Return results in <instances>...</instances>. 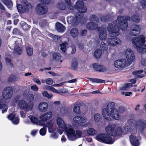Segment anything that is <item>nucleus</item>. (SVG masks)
Segmentation results:
<instances>
[{
  "mask_svg": "<svg viewBox=\"0 0 146 146\" xmlns=\"http://www.w3.org/2000/svg\"><path fill=\"white\" fill-rule=\"evenodd\" d=\"M13 92V88L11 86H8L4 88L3 91L2 96L5 100L9 99L12 96Z\"/></svg>",
  "mask_w": 146,
  "mask_h": 146,
  "instance_id": "obj_13",
  "label": "nucleus"
},
{
  "mask_svg": "<svg viewBox=\"0 0 146 146\" xmlns=\"http://www.w3.org/2000/svg\"><path fill=\"white\" fill-rule=\"evenodd\" d=\"M7 118L15 124H17L19 122V119L17 116H16L15 113H10L8 115Z\"/></svg>",
  "mask_w": 146,
  "mask_h": 146,
  "instance_id": "obj_23",
  "label": "nucleus"
},
{
  "mask_svg": "<svg viewBox=\"0 0 146 146\" xmlns=\"http://www.w3.org/2000/svg\"><path fill=\"white\" fill-rule=\"evenodd\" d=\"M94 120L96 123H99L102 119V116L99 113H95L94 116Z\"/></svg>",
  "mask_w": 146,
  "mask_h": 146,
  "instance_id": "obj_33",
  "label": "nucleus"
},
{
  "mask_svg": "<svg viewBox=\"0 0 146 146\" xmlns=\"http://www.w3.org/2000/svg\"><path fill=\"white\" fill-rule=\"evenodd\" d=\"M53 80L50 78H48L46 79L45 82L48 85H51L53 83Z\"/></svg>",
  "mask_w": 146,
  "mask_h": 146,
  "instance_id": "obj_59",
  "label": "nucleus"
},
{
  "mask_svg": "<svg viewBox=\"0 0 146 146\" xmlns=\"http://www.w3.org/2000/svg\"><path fill=\"white\" fill-rule=\"evenodd\" d=\"M100 46L101 49L103 50H106L108 48V46L103 42H101Z\"/></svg>",
  "mask_w": 146,
  "mask_h": 146,
  "instance_id": "obj_52",
  "label": "nucleus"
},
{
  "mask_svg": "<svg viewBox=\"0 0 146 146\" xmlns=\"http://www.w3.org/2000/svg\"><path fill=\"white\" fill-rule=\"evenodd\" d=\"M22 50L20 46H15L14 52L17 54H21L22 53Z\"/></svg>",
  "mask_w": 146,
  "mask_h": 146,
  "instance_id": "obj_35",
  "label": "nucleus"
},
{
  "mask_svg": "<svg viewBox=\"0 0 146 146\" xmlns=\"http://www.w3.org/2000/svg\"><path fill=\"white\" fill-rule=\"evenodd\" d=\"M142 70H140L133 72V74L134 75H138L137 76L140 78L143 77L144 76L143 74L139 75L143 72Z\"/></svg>",
  "mask_w": 146,
  "mask_h": 146,
  "instance_id": "obj_47",
  "label": "nucleus"
},
{
  "mask_svg": "<svg viewBox=\"0 0 146 146\" xmlns=\"http://www.w3.org/2000/svg\"><path fill=\"white\" fill-rule=\"evenodd\" d=\"M16 77L14 75L10 76L8 79V81L9 82H12L15 80L16 79Z\"/></svg>",
  "mask_w": 146,
  "mask_h": 146,
  "instance_id": "obj_55",
  "label": "nucleus"
},
{
  "mask_svg": "<svg viewBox=\"0 0 146 146\" xmlns=\"http://www.w3.org/2000/svg\"><path fill=\"white\" fill-rule=\"evenodd\" d=\"M95 43L96 44H98L99 43V41H95L94 42H92V41H90L88 43V46L89 47H91L92 46H94V43Z\"/></svg>",
  "mask_w": 146,
  "mask_h": 146,
  "instance_id": "obj_54",
  "label": "nucleus"
},
{
  "mask_svg": "<svg viewBox=\"0 0 146 146\" xmlns=\"http://www.w3.org/2000/svg\"><path fill=\"white\" fill-rule=\"evenodd\" d=\"M17 106L20 110H24L26 112L32 110L33 107V104L31 103L29 104L24 100H19L17 103Z\"/></svg>",
  "mask_w": 146,
  "mask_h": 146,
  "instance_id": "obj_10",
  "label": "nucleus"
},
{
  "mask_svg": "<svg viewBox=\"0 0 146 146\" xmlns=\"http://www.w3.org/2000/svg\"><path fill=\"white\" fill-rule=\"evenodd\" d=\"M58 134L56 133H54L51 135L50 137L52 138L56 139L58 138Z\"/></svg>",
  "mask_w": 146,
  "mask_h": 146,
  "instance_id": "obj_64",
  "label": "nucleus"
},
{
  "mask_svg": "<svg viewBox=\"0 0 146 146\" xmlns=\"http://www.w3.org/2000/svg\"><path fill=\"white\" fill-rule=\"evenodd\" d=\"M124 129L126 131L131 132L132 131V128L130 126H128L127 125H125L124 127Z\"/></svg>",
  "mask_w": 146,
  "mask_h": 146,
  "instance_id": "obj_56",
  "label": "nucleus"
},
{
  "mask_svg": "<svg viewBox=\"0 0 146 146\" xmlns=\"http://www.w3.org/2000/svg\"><path fill=\"white\" fill-rule=\"evenodd\" d=\"M11 40L15 42V46H20L22 43L21 39L16 37H12L11 39Z\"/></svg>",
  "mask_w": 146,
  "mask_h": 146,
  "instance_id": "obj_28",
  "label": "nucleus"
},
{
  "mask_svg": "<svg viewBox=\"0 0 146 146\" xmlns=\"http://www.w3.org/2000/svg\"><path fill=\"white\" fill-rule=\"evenodd\" d=\"M58 7L61 10H64L65 9V6L64 3L60 4L58 5Z\"/></svg>",
  "mask_w": 146,
  "mask_h": 146,
  "instance_id": "obj_62",
  "label": "nucleus"
},
{
  "mask_svg": "<svg viewBox=\"0 0 146 146\" xmlns=\"http://www.w3.org/2000/svg\"><path fill=\"white\" fill-rule=\"evenodd\" d=\"M8 108L7 106L5 104H3L2 102L0 101V109H3L2 111V113H3L5 112H6Z\"/></svg>",
  "mask_w": 146,
  "mask_h": 146,
  "instance_id": "obj_40",
  "label": "nucleus"
},
{
  "mask_svg": "<svg viewBox=\"0 0 146 146\" xmlns=\"http://www.w3.org/2000/svg\"><path fill=\"white\" fill-rule=\"evenodd\" d=\"M46 126L47 127L48 132L49 133H52L54 132L56 130V128L55 126L54 125V122L52 121H50L48 122L46 125Z\"/></svg>",
  "mask_w": 146,
  "mask_h": 146,
  "instance_id": "obj_24",
  "label": "nucleus"
},
{
  "mask_svg": "<svg viewBox=\"0 0 146 146\" xmlns=\"http://www.w3.org/2000/svg\"><path fill=\"white\" fill-rule=\"evenodd\" d=\"M29 118L33 123L36 124L38 123V120L37 117L33 115H30L29 116Z\"/></svg>",
  "mask_w": 146,
  "mask_h": 146,
  "instance_id": "obj_39",
  "label": "nucleus"
},
{
  "mask_svg": "<svg viewBox=\"0 0 146 146\" xmlns=\"http://www.w3.org/2000/svg\"><path fill=\"white\" fill-rule=\"evenodd\" d=\"M132 86V85L131 83H127L125 84L122 87H121L120 89L121 90H126Z\"/></svg>",
  "mask_w": 146,
  "mask_h": 146,
  "instance_id": "obj_41",
  "label": "nucleus"
},
{
  "mask_svg": "<svg viewBox=\"0 0 146 146\" xmlns=\"http://www.w3.org/2000/svg\"><path fill=\"white\" fill-rule=\"evenodd\" d=\"M82 16L80 15L76 14V18H74L73 17L70 16L67 17V21L69 23L71 24L72 25H77L80 21L82 18Z\"/></svg>",
  "mask_w": 146,
  "mask_h": 146,
  "instance_id": "obj_15",
  "label": "nucleus"
},
{
  "mask_svg": "<svg viewBox=\"0 0 146 146\" xmlns=\"http://www.w3.org/2000/svg\"><path fill=\"white\" fill-rule=\"evenodd\" d=\"M140 27L137 24H135L131 28L130 33L133 36H136L140 34Z\"/></svg>",
  "mask_w": 146,
  "mask_h": 146,
  "instance_id": "obj_20",
  "label": "nucleus"
},
{
  "mask_svg": "<svg viewBox=\"0 0 146 146\" xmlns=\"http://www.w3.org/2000/svg\"><path fill=\"white\" fill-rule=\"evenodd\" d=\"M130 141L133 146H139L140 144L138 138L134 135H131L129 137Z\"/></svg>",
  "mask_w": 146,
  "mask_h": 146,
  "instance_id": "obj_25",
  "label": "nucleus"
},
{
  "mask_svg": "<svg viewBox=\"0 0 146 146\" xmlns=\"http://www.w3.org/2000/svg\"><path fill=\"white\" fill-rule=\"evenodd\" d=\"M83 133L82 131L80 130L75 131L72 126L68 133H66L68 139L70 140L74 141L77 139L82 137Z\"/></svg>",
  "mask_w": 146,
  "mask_h": 146,
  "instance_id": "obj_6",
  "label": "nucleus"
},
{
  "mask_svg": "<svg viewBox=\"0 0 146 146\" xmlns=\"http://www.w3.org/2000/svg\"><path fill=\"white\" fill-rule=\"evenodd\" d=\"M131 41L134 47L138 52L143 53L145 51L146 46L145 35H142L137 37H134L132 38Z\"/></svg>",
  "mask_w": 146,
  "mask_h": 146,
  "instance_id": "obj_3",
  "label": "nucleus"
},
{
  "mask_svg": "<svg viewBox=\"0 0 146 146\" xmlns=\"http://www.w3.org/2000/svg\"><path fill=\"white\" fill-rule=\"evenodd\" d=\"M73 111L74 113L77 114H79L80 113V106L78 105H75L73 108Z\"/></svg>",
  "mask_w": 146,
  "mask_h": 146,
  "instance_id": "obj_45",
  "label": "nucleus"
},
{
  "mask_svg": "<svg viewBox=\"0 0 146 146\" xmlns=\"http://www.w3.org/2000/svg\"><path fill=\"white\" fill-rule=\"evenodd\" d=\"M96 139L100 142L108 144H112L115 141L111 137L104 133L97 134Z\"/></svg>",
  "mask_w": 146,
  "mask_h": 146,
  "instance_id": "obj_7",
  "label": "nucleus"
},
{
  "mask_svg": "<svg viewBox=\"0 0 146 146\" xmlns=\"http://www.w3.org/2000/svg\"><path fill=\"white\" fill-rule=\"evenodd\" d=\"M27 52L28 55L29 56H31L33 53V50L30 46H28L26 48Z\"/></svg>",
  "mask_w": 146,
  "mask_h": 146,
  "instance_id": "obj_38",
  "label": "nucleus"
},
{
  "mask_svg": "<svg viewBox=\"0 0 146 146\" xmlns=\"http://www.w3.org/2000/svg\"><path fill=\"white\" fill-rule=\"evenodd\" d=\"M53 59L56 61L59 60L61 58V55L59 53H54L53 55Z\"/></svg>",
  "mask_w": 146,
  "mask_h": 146,
  "instance_id": "obj_44",
  "label": "nucleus"
},
{
  "mask_svg": "<svg viewBox=\"0 0 146 146\" xmlns=\"http://www.w3.org/2000/svg\"><path fill=\"white\" fill-rule=\"evenodd\" d=\"M59 112L62 116H64L67 113V111L64 108L62 107L60 108Z\"/></svg>",
  "mask_w": 146,
  "mask_h": 146,
  "instance_id": "obj_43",
  "label": "nucleus"
},
{
  "mask_svg": "<svg viewBox=\"0 0 146 146\" xmlns=\"http://www.w3.org/2000/svg\"><path fill=\"white\" fill-rule=\"evenodd\" d=\"M105 130L108 134L113 136H120L125 133L121 127H116L115 125H109Z\"/></svg>",
  "mask_w": 146,
  "mask_h": 146,
  "instance_id": "obj_5",
  "label": "nucleus"
},
{
  "mask_svg": "<svg viewBox=\"0 0 146 146\" xmlns=\"http://www.w3.org/2000/svg\"><path fill=\"white\" fill-rule=\"evenodd\" d=\"M75 8L78 10L79 12H78L76 15H83L81 13H85L87 11L86 7L84 5V3L81 1H78L76 2V5H75Z\"/></svg>",
  "mask_w": 146,
  "mask_h": 146,
  "instance_id": "obj_14",
  "label": "nucleus"
},
{
  "mask_svg": "<svg viewBox=\"0 0 146 146\" xmlns=\"http://www.w3.org/2000/svg\"><path fill=\"white\" fill-rule=\"evenodd\" d=\"M56 26L57 30L59 32H63L65 30L64 26L59 22L56 23Z\"/></svg>",
  "mask_w": 146,
  "mask_h": 146,
  "instance_id": "obj_30",
  "label": "nucleus"
},
{
  "mask_svg": "<svg viewBox=\"0 0 146 146\" xmlns=\"http://www.w3.org/2000/svg\"><path fill=\"white\" fill-rule=\"evenodd\" d=\"M89 79L92 82L101 83H103L104 82V80H102L98 79H93L90 78Z\"/></svg>",
  "mask_w": 146,
  "mask_h": 146,
  "instance_id": "obj_50",
  "label": "nucleus"
},
{
  "mask_svg": "<svg viewBox=\"0 0 146 146\" xmlns=\"http://www.w3.org/2000/svg\"><path fill=\"white\" fill-rule=\"evenodd\" d=\"M56 123L58 126L57 129V132L61 135L62 133L64 130L66 132V135L72 125L69 124H66L63 119L61 117H59L56 119Z\"/></svg>",
  "mask_w": 146,
  "mask_h": 146,
  "instance_id": "obj_4",
  "label": "nucleus"
},
{
  "mask_svg": "<svg viewBox=\"0 0 146 146\" xmlns=\"http://www.w3.org/2000/svg\"><path fill=\"white\" fill-rule=\"evenodd\" d=\"M52 113L51 111H48L42 114L39 116V119L44 121H46L52 117Z\"/></svg>",
  "mask_w": 146,
  "mask_h": 146,
  "instance_id": "obj_22",
  "label": "nucleus"
},
{
  "mask_svg": "<svg viewBox=\"0 0 146 146\" xmlns=\"http://www.w3.org/2000/svg\"><path fill=\"white\" fill-rule=\"evenodd\" d=\"M2 1L7 6L9 9H11L12 8L13 6V3L11 0H2Z\"/></svg>",
  "mask_w": 146,
  "mask_h": 146,
  "instance_id": "obj_31",
  "label": "nucleus"
},
{
  "mask_svg": "<svg viewBox=\"0 0 146 146\" xmlns=\"http://www.w3.org/2000/svg\"><path fill=\"white\" fill-rule=\"evenodd\" d=\"M90 20L92 22L87 24V28L90 30H94L97 28L98 26L97 23L99 21V19L97 17L94 15H91Z\"/></svg>",
  "mask_w": 146,
  "mask_h": 146,
  "instance_id": "obj_11",
  "label": "nucleus"
},
{
  "mask_svg": "<svg viewBox=\"0 0 146 146\" xmlns=\"http://www.w3.org/2000/svg\"><path fill=\"white\" fill-rule=\"evenodd\" d=\"M6 62V63L8 65H9L10 66H11V60L9 58H5Z\"/></svg>",
  "mask_w": 146,
  "mask_h": 146,
  "instance_id": "obj_60",
  "label": "nucleus"
},
{
  "mask_svg": "<svg viewBox=\"0 0 146 146\" xmlns=\"http://www.w3.org/2000/svg\"><path fill=\"white\" fill-rule=\"evenodd\" d=\"M48 105L46 102H42L40 103L38 106V110L40 112H44L47 110Z\"/></svg>",
  "mask_w": 146,
  "mask_h": 146,
  "instance_id": "obj_26",
  "label": "nucleus"
},
{
  "mask_svg": "<svg viewBox=\"0 0 146 146\" xmlns=\"http://www.w3.org/2000/svg\"><path fill=\"white\" fill-rule=\"evenodd\" d=\"M31 89L35 91H37L38 90V87L36 85H33L31 86Z\"/></svg>",
  "mask_w": 146,
  "mask_h": 146,
  "instance_id": "obj_61",
  "label": "nucleus"
},
{
  "mask_svg": "<svg viewBox=\"0 0 146 146\" xmlns=\"http://www.w3.org/2000/svg\"><path fill=\"white\" fill-rule=\"evenodd\" d=\"M44 89L46 90H49L52 91L56 93L57 92V90L55 89L52 86H44Z\"/></svg>",
  "mask_w": 146,
  "mask_h": 146,
  "instance_id": "obj_46",
  "label": "nucleus"
},
{
  "mask_svg": "<svg viewBox=\"0 0 146 146\" xmlns=\"http://www.w3.org/2000/svg\"><path fill=\"white\" fill-rule=\"evenodd\" d=\"M93 66L94 69L100 72H106L107 70V68L105 66L103 65H98L96 63L93 64Z\"/></svg>",
  "mask_w": 146,
  "mask_h": 146,
  "instance_id": "obj_27",
  "label": "nucleus"
},
{
  "mask_svg": "<svg viewBox=\"0 0 146 146\" xmlns=\"http://www.w3.org/2000/svg\"><path fill=\"white\" fill-rule=\"evenodd\" d=\"M42 96L47 98L48 99L52 98L53 96V95L51 94H48L47 91H44L42 93Z\"/></svg>",
  "mask_w": 146,
  "mask_h": 146,
  "instance_id": "obj_42",
  "label": "nucleus"
},
{
  "mask_svg": "<svg viewBox=\"0 0 146 146\" xmlns=\"http://www.w3.org/2000/svg\"><path fill=\"white\" fill-rule=\"evenodd\" d=\"M132 19L133 21L135 22H138L140 21V19L137 15H133L132 17Z\"/></svg>",
  "mask_w": 146,
  "mask_h": 146,
  "instance_id": "obj_57",
  "label": "nucleus"
},
{
  "mask_svg": "<svg viewBox=\"0 0 146 146\" xmlns=\"http://www.w3.org/2000/svg\"><path fill=\"white\" fill-rule=\"evenodd\" d=\"M140 63L143 66H145L146 65V58L145 55H142Z\"/></svg>",
  "mask_w": 146,
  "mask_h": 146,
  "instance_id": "obj_48",
  "label": "nucleus"
},
{
  "mask_svg": "<svg viewBox=\"0 0 146 146\" xmlns=\"http://www.w3.org/2000/svg\"><path fill=\"white\" fill-rule=\"evenodd\" d=\"M56 92V93L58 94H66L68 92V90L66 89H61L57 90Z\"/></svg>",
  "mask_w": 146,
  "mask_h": 146,
  "instance_id": "obj_53",
  "label": "nucleus"
},
{
  "mask_svg": "<svg viewBox=\"0 0 146 146\" xmlns=\"http://www.w3.org/2000/svg\"><path fill=\"white\" fill-rule=\"evenodd\" d=\"M78 63L76 59L74 58L72 59V67L74 68V69H76L77 67Z\"/></svg>",
  "mask_w": 146,
  "mask_h": 146,
  "instance_id": "obj_49",
  "label": "nucleus"
},
{
  "mask_svg": "<svg viewBox=\"0 0 146 146\" xmlns=\"http://www.w3.org/2000/svg\"><path fill=\"white\" fill-rule=\"evenodd\" d=\"M127 62L125 59H121L116 60L114 62V66L118 69H123L125 68L127 65Z\"/></svg>",
  "mask_w": 146,
  "mask_h": 146,
  "instance_id": "obj_16",
  "label": "nucleus"
},
{
  "mask_svg": "<svg viewBox=\"0 0 146 146\" xmlns=\"http://www.w3.org/2000/svg\"><path fill=\"white\" fill-rule=\"evenodd\" d=\"M114 106V103L110 102L106 108L103 109L102 115L106 119L110 120L111 118H112L115 120H118L120 117V114L124 112V108L120 107L116 109L113 108Z\"/></svg>",
  "mask_w": 146,
  "mask_h": 146,
  "instance_id": "obj_2",
  "label": "nucleus"
},
{
  "mask_svg": "<svg viewBox=\"0 0 146 146\" xmlns=\"http://www.w3.org/2000/svg\"><path fill=\"white\" fill-rule=\"evenodd\" d=\"M88 134L90 136H93L97 133V131L92 128H90L87 131Z\"/></svg>",
  "mask_w": 146,
  "mask_h": 146,
  "instance_id": "obj_32",
  "label": "nucleus"
},
{
  "mask_svg": "<svg viewBox=\"0 0 146 146\" xmlns=\"http://www.w3.org/2000/svg\"><path fill=\"white\" fill-rule=\"evenodd\" d=\"M21 2L23 7L20 4H17V8L19 12L24 13L32 9V5L29 3L27 0H21Z\"/></svg>",
  "mask_w": 146,
  "mask_h": 146,
  "instance_id": "obj_9",
  "label": "nucleus"
},
{
  "mask_svg": "<svg viewBox=\"0 0 146 146\" xmlns=\"http://www.w3.org/2000/svg\"><path fill=\"white\" fill-rule=\"evenodd\" d=\"M20 24L23 29L25 31H28L30 28V26L24 22H21Z\"/></svg>",
  "mask_w": 146,
  "mask_h": 146,
  "instance_id": "obj_36",
  "label": "nucleus"
},
{
  "mask_svg": "<svg viewBox=\"0 0 146 146\" xmlns=\"http://www.w3.org/2000/svg\"><path fill=\"white\" fill-rule=\"evenodd\" d=\"M34 96L32 94H30L28 96V101L31 104L33 103V102L34 100Z\"/></svg>",
  "mask_w": 146,
  "mask_h": 146,
  "instance_id": "obj_51",
  "label": "nucleus"
},
{
  "mask_svg": "<svg viewBox=\"0 0 146 146\" xmlns=\"http://www.w3.org/2000/svg\"><path fill=\"white\" fill-rule=\"evenodd\" d=\"M102 51L100 49H97L94 52V56L96 58H100L102 55Z\"/></svg>",
  "mask_w": 146,
  "mask_h": 146,
  "instance_id": "obj_37",
  "label": "nucleus"
},
{
  "mask_svg": "<svg viewBox=\"0 0 146 146\" xmlns=\"http://www.w3.org/2000/svg\"><path fill=\"white\" fill-rule=\"evenodd\" d=\"M130 19V17H128L118 16L117 20L114 22V25L111 24L108 25L107 27L108 31L111 35L117 36L119 34V27L123 31L126 29L128 25L127 21Z\"/></svg>",
  "mask_w": 146,
  "mask_h": 146,
  "instance_id": "obj_1",
  "label": "nucleus"
},
{
  "mask_svg": "<svg viewBox=\"0 0 146 146\" xmlns=\"http://www.w3.org/2000/svg\"><path fill=\"white\" fill-rule=\"evenodd\" d=\"M87 119L84 116L77 115L74 116L73 118L74 122L76 123H83L86 122Z\"/></svg>",
  "mask_w": 146,
  "mask_h": 146,
  "instance_id": "obj_21",
  "label": "nucleus"
},
{
  "mask_svg": "<svg viewBox=\"0 0 146 146\" xmlns=\"http://www.w3.org/2000/svg\"><path fill=\"white\" fill-rule=\"evenodd\" d=\"M40 135H45L46 132V129L45 127H43L39 131Z\"/></svg>",
  "mask_w": 146,
  "mask_h": 146,
  "instance_id": "obj_58",
  "label": "nucleus"
},
{
  "mask_svg": "<svg viewBox=\"0 0 146 146\" xmlns=\"http://www.w3.org/2000/svg\"><path fill=\"white\" fill-rule=\"evenodd\" d=\"M99 36L102 40H105L107 37L106 29L104 26L100 27L98 28Z\"/></svg>",
  "mask_w": 146,
  "mask_h": 146,
  "instance_id": "obj_19",
  "label": "nucleus"
},
{
  "mask_svg": "<svg viewBox=\"0 0 146 146\" xmlns=\"http://www.w3.org/2000/svg\"><path fill=\"white\" fill-rule=\"evenodd\" d=\"M128 123L131 126L135 127L137 130L140 132H143L146 127L145 121L141 120L137 122L133 119H130Z\"/></svg>",
  "mask_w": 146,
  "mask_h": 146,
  "instance_id": "obj_8",
  "label": "nucleus"
},
{
  "mask_svg": "<svg viewBox=\"0 0 146 146\" xmlns=\"http://www.w3.org/2000/svg\"><path fill=\"white\" fill-rule=\"evenodd\" d=\"M108 43L109 46H114L121 44L122 41L118 38H110L108 39Z\"/></svg>",
  "mask_w": 146,
  "mask_h": 146,
  "instance_id": "obj_17",
  "label": "nucleus"
},
{
  "mask_svg": "<svg viewBox=\"0 0 146 146\" xmlns=\"http://www.w3.org/2000/svg\"><path fill=\"white\" fill-rule=\"evenodd\" d=\"M68 44L66 42H64L60 44V50L64 53H65Z\"/></svg>",
  "mask_w": 146,
  "mask_h": 146,
  "instance_id": "obj_34",
  "label": "nucleus"
},
{
  "mask_svg": "<svg viewBox=\"0 0 146 146\" xmlns=\"http://www.w3.org/2000/svg\"><path fill=\"white\" fill-rule=\"evenodd\" d=\"M40 2H42L45 4H48L50 2V0H38Z\"/></svg>",
  "mask_w": 146,
  "mask_h": 146,
  "instance_id": "obj_63",
  "label": "nucleus"
},
{
  "mask_svg": "<svg viewBox=\"0 0 146 146\" xmlns=\"http://www.w3.org/2000/svg\"><path fill=\"white\" fill-rule=\"evenodd\" d=\"M70 35L73 38L77 37L78 35V29L74 28L72 29L70 31Z\"/></svg>",
  "mask_w": 146,
  "mask_h": 146,
  "instance_id": "obj_29",
  "label": "nucleus"
},
{
  "mask_svg": "<svg viewBox=\"0 0 146 146\" xmlns=\"http://www.w3.org/2000/svg\"><path fill=\"white\" fill-rule=\"evenodd\" d=\"M125 54L128 63L131 64L135 60L134 52L130 48H128L125 50Z\"/></svg>",
  "mask_w": 146,
  "mask_h": 146,
  "instance_id": "obj_12",
  "label": "nucleus"
},
{
  "mask_svg": "<svg viewBox=\"0 0 146 146\" xmlns=\"http://www.w3.org/2000/svg\"><path fill=\"white\" fill-rule=\"evenodd\" d=\"M36 10L37 13L40 15L45 14L48 12V9L44 7L42 3H39L37 5Z\"/></svg>",
  "mask_w": 146,
  "mask_h": 146,
  "instance_id": "obj_18",
  "label": "nucleus"
}]
</instances>
